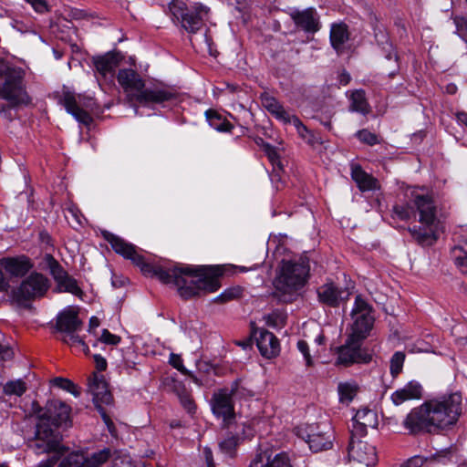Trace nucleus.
Returning <instances> with one entry per match:
<instances>
[{"label": "nucleus", "instance_id": "nucleus-1", "mask_svg": "<svg viewBox=\"0 0 467 467\" xmlns=\"http://www.w3.org/2000/svg\"><path fill=\"white\" fill-rule=\"evenodd\" d=\"M104 236L117 254L130 259L140 268L144 275L154 276L162 284L174 285L179 295L184 299L213 293L221 286L218 279L223 275L221 266L177 265L171 268H164L145 262L144 257L138 254L136 247L124 239L109 233Z\"/></svg>", "mask_w": 467, "mask_h": 467}, {"label": "nucleus", "instance_id": "nucleus-2", "mask_svg": "<svg viewBox=\"0 0 467 467\" xmlns=\"http://www.w3.org/2000/svg\"><path fill=\"white\" fill-rule=\"evenodd\" d=\"M462 415V395L459 392L425 400L410 410L402 425L410 435L438 433L451 429Z\"/></svg>", "mask_w": 467, "mask_h": 467}, {"label": "nucleus", "instance_id": "nucleus-3", "mask_svg": "<svg viewBox=\"0 0 467 467\" xmlns=\"http://www.w3.org/2000/svg\"><path fill=\"white\" fill-rule=\"evenodd\" d=\"M308 273L309 265L306 258L283 259L273 281L274 297L283 303L293 302L298 290L306 284Z\"/></svg>", "mask_w": 467, "mask_h": 467}, {"label": "nucleus", "instance_id": "nucleus-4", "mask_svg": "<svg viewBox=\"0 0 467 467\" xmlns=\"http://www.w3.org/2000/svg\"><path fill=\"white\" fill-rule=\"evenodd\" d=\"M117 79L126 92L130 102L150 106L170 101L176 96L174 90L167 87L154 85L146 88L142 78L130 68L120 69Z\"/></svg>", "mask_w": 467, "mask_h": 467}, {"label": "nucleus", "instance_id": "nucleus-5", "mask_svg": "<svg viewBox=\"0 0 467 467\" xmlns=\"http://www.w3.org/2000/svg\"><path fill=\"white\" fill-rule=\"evenodd\" d=\"M413 208L419 214L420 225L409 229L413 239L421 245H431L437 240L439 219L437 205L430 194L412 195Z\"/></svg>", "mask_w": 467, "mask_h": 467}, {"label": "nucleus", "instance_id": "nucleus-6", "mask_svg": "<svg viewBox=\"0 0 467 467\" xmlns=\"http://www.w3.org/2000/svg\"><path fill=\"white\" fill-rule=\"evenodd\" d=\"M25 76L26 71L22 67L0 58V99L8 101L11 107L31 102Z\"/></svg>", "mask_w": 467, "mask_h": 467}, {"label": "nucleus", "instance_id": "nucleus-7", "mask_svg": "<svg viewBox=\"0 0 467 467\" xmlns=\"http://www.w3.org/2000/svg\"><path fill=\"white\" fill-rule=\"evenodd\" d=\"M30 415L37 419L33 448L36 453L57 451L61 453L64 446L61 444V435L51 428L48 403L42 408L37 401L31 403Z\"/></svg>", "mask_w": 467, "mask_h": 467}, {"label": "nucleus", "instance_id": "nucleus-8", "mask_svg": "<svg viewBox=\"0 0 467 467\" xmlns=\"http://www.w3.org/2000/svg\"><path fill=\"white\" fill-rule=\"evenodd\" d=\"M81 327L82 322L78 312L72 308L64 309L57 317L56 329L62 335L60 340L70 347H78L86 355H88V346L78 335Z\"/></svg>", "mask_w": 467, "mask_h": 467}, {"label": "nucleus", "instance_id": "nucleus-9", "mask_svg": "<svg viewBox=\"0 0 467 467\" xmlns=\"http://www.w3.org/2000/svg\"><path fill=\"white\" fill-rule=\"evenodd\" d=\"M169 8L173 19L177 20L187 32L192 34L202 27L209 13V8L201 4L188 7L184 2L179 0H172Z\"/></svg>", "mask_w": 467, "mask_h": 467}, {"label": "nucleus", "instance_id": "nucleus-10", "mask_svg": "<svg viewBox=\"0 0 467 467\" xmlns=\"http://www.w3.org/2000/svg\"><path fill=\"white\" fill-rule=\"evenodd\" d=\"M114 453L115 451L108 447L93 452L84 451H72L64 457L57 466L56 464L55 467H101Z\"/></svg>", "mask_w": 467, "mask_h": 467}, {"label": "nucleus", "instance_id": "nucleus-11", "mask_svg": "<svg viewBox=\"0 0 467 467\" xmlns=\"http://www.w3.org/2000/svg\"><path fill=\"white\" fill-rule=\"evenodd\" d=\"M48 287L49 282L45 275L32 273L13 291V298L18 304H24L43 296Z\"/></svg>", "mask_w": 467, "mask_h": 467}, {"label": "nucleus", "instance_id": "nucleus-12", "mask_svg": "<svg viewBox=\"0 0 467 467\" xmlns=\"http://www.w3.org/2000/svg\"><path fill=\"white\" fill-rule=\"evenodd\" d=\"M371 311L372 308L368 302L361 296H357L351 311L353 324L350 336L362 341L368 337L374 322Z\"/></svg>", "mask_w": 467, "mask_h": 467}, {"label": "nucleus", "instance_id": "nucleus-13", "mask_svg": "<svg viewBox=\"0 0 467 467\" xmlns=\"http://www.w3.org/2000/svg\"><path fill=\"white\" fill-rule=\"evenodd\" d=\"M362 340L348 336L346 343L337 348V358L336 365L348 367L353 364H367L372 359V355L361 348Z\"/></svg>", "mask_w": 467, "mask_h": 467}, {"label": "nucleus", "instance_id": "nucleus-14", "mask_svg": "<svg viewBox=\"0 0 467 467\" xmlns=\"http://www.w3.org/2000/svg\"><path fill=\"white\" fill-rule=\"evenodd\" d=\"M45 260L51 275L57 283V290L59 292L70 293L82 298L84 292L78 285V281L69 275L51 254H47Z\"/></svg>", "mask_w": 467, "mask_h": 467}, {"label": "nucleus", "instance_id": "nucleus-15", "mask_svg": "<svg viewBox=\"0 0 467 467\" xmlns=\"http://www.w3.org/2000/svg\"><path fill=\"white\" fill-rule=\"evenodd\" d=\"M62 103L67 113L72 115L77 121L85 126H89L92 123L93 119L88 110H93L95 105L93 99L89 98L82 100L78 97V99L74 94L66 92L63 95Z\"/></svg>", "mask_w": 467, "mask_h": 467}, {"label": "nucleus", "instance_id": "nucleus-16", "mask_svg": "<svg viewBox=\"0 0 467 467\" xmlns=\"http://www.w3.org/2000/svg\"><path fill=\"white\" fill-rule=\"evenodd\" d=\"M228 388L219 389L213 395L212 410L213 414L222 418L225 424H229L234 419V405Z\"/></svg>", "mask_w": 467, "mask_h": 467}, {"label": "nucleus", "instance_id": "nucleus-17", "mask_svg": "<svg viewBox=\"0 0 467 467\" xmlns=\"http://www.w3.org/2000/svg\"><path fill=\"white\" fill-rule=\"evenodd\" d=\"M356 438L358 437L351 434V440L348 445L349 457L367 467L374 466L377 462L375 447L359 439L356 441Z\"/></svg>", "mask_w": 467, "mask_h": 467}, {"label": "nucleus", "instance_id": "nucleus-18", "mask_svg": "<svg viewBox=\"0 0 467 467\" xmlns=\"http://www.w3.org/2000/svg\"><path fill=\"white\" fill-rule=\"evenodd\" d=\"M352 420L351 434L358 438L364 437L368 428H376L379 422L377 413L368 408L358 410Z\"/></svg>", "mask_w": 467, "mask_h": 467}, {"label": "nucleus", "instance_id": "nucleus-19", "mask_svg": "<svg viewBox=\"0 0 467 467\" xmlns=\"http://www.w3.org/2000/svg\"><path fill=\"white\" fill-rule=\"evenodd\" d=\"M254 336L257 348L263 357L272 358L279 354V341L272 332L261 329L255 332Z\"/></svg>", "mask_w": 467, "mask_h": 467}, {"label": "nucleus", "instance_id": "nucleus-20", "mask_svg": "<svg viewBox=\"0 0 467 467\" xmlns=\"http://www.w3.org/2000/svg\"><path fill=\"white\" fill-rule=\"evenodd\" d=\"M88 388L92 395L93 402L99 410H101L102 405L111 403L112 395L108 389L107 382L102 376L99 377L94 374V378L89 382Z\"/></svg>", "mask_w": 467, "mask_h": 467}, {"label": "nucleus", "instance_id": "nucleus-21", "mask_svg": "<svg viewBox=\"0 0 467 467\" xmlns=\"http://www.w3.org/2000/svg\"><path fill=\"white\" fill-rule=\"evenodd\" d=\"M0 265L12 277H22L33 267L30 259L25 255L3 258Z\"/></svg>", "mask_w": 467, "mask_h": 467}, {"label": "nucleus", "instance_id": "nucleus-22", "mask_svg": "<svg viewBox=\"0 0 467 467\" xmlns=\"http://www.w3.org/2000/svg\"><path fill=\"white\" fill-rule=\"evenodd\" d=\"M51 428L67 426L70 421V407L60 400L48 401Z\"/></svg>", "mask_w": 467, "mask_h": 467}, {"label": "nucleus", "instance_id": "nucleus-23", "mask_svg": "<svg viewBox=\"0 0 467 467\" xmlns=\"http://www.w3.org/2000/svg\"><path fill=\"white\" fill-rule=\"evenodd\" d=\"M422 396V387L417 381H410L404 387L397 389L391 394V400L396 406H400L402 403L411 400H419Z\"/></svg>", "mask_w": 467, "mask_h": 467}, {"label": "nucleus", "instance_id": "nucleus-24", "mask_svg": "<svg viewBox=\"0 0 467 467\" xmlns=\"http://www.w3.org/2000/svg\"><path fill=\"white\" fill-rule=\"evenodd\" d=\"M317 424L299 426L296 429V435L308 444L313 452L321 451V434Z\"/></svg>", "mask_w": 467, "mask_h": 467}, {"label": "nucleus", "instance_id": "nucleus-25", "mask_svg": "<svg viewBox=\"0 0 467 467\" xmlns=\"http://www.w3.org/2000/svg\"><path fill=\"white\" fill-rule=\"evenodd\" d=\"M121 57L118 53L108 52L103 56L93 57V64L96 70L103 77L112 76L119 66Z\"/></svg>", "mask_w": 467, "mask_h": 467}, {"label": "nucleus", "instance_id": "nucleus-26", "mask_svg": "<svg viewBox=\"0 0 467 467\" xmlns=\"http://www.w3.org/2000/svg\"><path fill=\"white\" fill-rule=\"evenodd\" d=\"M262 105L283 124H290L292 119L296 118V115L285 110L274 97L268 95L262 96Z\"/></svg>", "mask_w": 467, "mask_h": 467}, {"label": "nucleus", "instance_id": "nucleus-27", "mask_svg": "<svg viewBox=\"0 0 467 467\" xmlns=\"http://www.w3.org/2000/svg\"><path fill=\"white\" fill-rule=\"evenodd\" d=\"M349 38L348 26L344 23L333 24L330 29V43L337 54L344 51L345 44Z\"/></svg>", "mask_w": 467, "mask_h": 467}, {"label": "nucleus", "instance_id": "nucleus-28", "mask_svg": "<svg viewBox=\"0 0 467 467\" xmlns=\"http://www.w3.org/2000/svg\"><path fill=\"white\" fill-rule=\"evenodd\" d=\"M351 177L360 191H373L378 186V181L362 170L359 165H354L351 169Z\"/></svg>", "mask_w": 467, "mask_h": 467}, {"label": "nucleus", "instance_id": "nucleus-29", "mask_svg": "<svg viewBox=\"0 0 467 467\" xmlns=\"http://www.w3.org/2000/svg\"><path fill=\"white\" fill-rule=\"evenodd\" d=\"M296 25L308 33H314L318 30L317 20L313 16L312 10H305L296 13L294 16Z\"/></svg>", "mask_w": 467, "mask_h": 467}, {"label": "nucleus", "instance_id": "nucleus-30", "mask_svg": "<svg viewBox=\"0 0 467 467\" xmlns=\"http://www.w3.org/2000/svg\"><path fill=\"white\" fill-rule=\"evenodd\" d=\"M290 124L296 128L298 136L310 147L315 148L319 144V138L306 126H305L296 116V118L292 119Z\"/></svg>", "mask_w": 467, "mask_h": 467}, {"label": "nucleus", "instance_id": "nucleus-31", "mask_svg": "<svg viewBox=\"0 0 467 467\" xmlns=\"http://www.w3.org/2000/svg\"><path fill=\"white\" fill-rule=\"evenodd\" d=\"M342 291L333 283L323 286V304L337 308L342 300Z\"/></svg>", "mask_w": 467, "mask_h": 467}, {"label": "nucleus", "instance_id": "nucleus-32", "mask_svg": "<svg viewBox=\"0 0 467 467\" xmlns=\"http://www.w3.org/2000/svg\"><path fill=\"white\" fill-rule=\"evenodd\" d=\"M451 253L457 268L467 275V240L454 246Z\"/></svg>", "mask_w": 467, "mask_h": 467}, {"label": "nucleus", "instance_id": "nucleus-33", "mask_svg": "<svg viewBox=\"0 0 467 467\" xmlns=\"http://www.w3.org/2000/svg\"><path fill=\"white\" fill-rule=\"evenodd\" d=\"M205 117L209 125L218 131L229 132L233 129V125L215 110H206Z\"/></svg>", "mask_w": 467, "mask_h": 467}, {"label": "nucleus", "instance_id": "nucleus-34", "mask_svg": "<svg viewBox=\"0 0 467 467\" xmlns=\"http://www.w3.org/2000/svg\"><path fill=\"white\" fill-rule=\"evenodd\" d=\"M228 391L232 398L236 400H247L254 396V390L242 379L232 382Z\"/></svg>", "mask_w": 467, "mask_h": 467}, {"label": "nucleus", "instance_id": "nucleus-35", "mask_svg": "<svg viewBox=\"0 0 467 467\" xmlns=\"http://www.w3.org/2000/svg\"><path fill=\"white\" fill-rule=\"evenodd\" d=\"M349 109L363 115L368 113L369 107L363 90L358 89L351 93Z\"/></svg>", "mask_w": 467, "mask_h": 467}, {"label": "nucleus", "instance_id": "nucleus-36", "mask_svg": "<svg viewBox=\"0 0 467 467\" xmlns=\"http://www.w3.org/2000/svg\"><path fill=\"white\" fill-rule=\"evenodd\" d=\"M339 400L341 402H350L359 390L355 381L341 382L337 386Z\"/></svg>", "mask_w": 467, "mask_h": 467}, {"label": "nucleus", "instance_id": "nucleus-37", "mask_svg": "<svg viewBox=\"0 0 467 467\" xmlns=\"http://www.w3.org/2000/svg\"><path fill=\"white\" fill-rule=\"evenodd\" d=\"M331 451H340V445L337 441L335 428L329 421L327 431L323 432V452Z\"/></svg>", "mask_w": 467, "mask_h": 467}, {"label": "nucleus", "instance_id": "nucleus-38", "mask_svg": "<svg viewBox=\"0 0 467 467\" xmlns=\"http://www.w3.org/2000/svg\"><path fill=\"white\" fill-rule=\"evenodd\" d=\"M4 393L6 395L22 396L26 390V383L22 379L10 380L6 382L3 387Z\"/></svg>", "mask_w": 467, "mask_h": 467}, {"label": "nucleus", "instance_id": "nucleus-39", "mask_svg": "<svg viewBox=\"0 0 467 467\" xmlns=\"http://www.w3.org/2000/svg\"><path fill=\"white\" fill-rule=\"evenodd\" d=\"M51 383L53 386L67 390V392L73 394L75 397L79 395V391L77 389L76 385L67 379L57 377L51 380Z\"/></svg>", "mask_w": 467, "mask_h": 467}, {"label": "nucleus", "instance_id": "nucleus-40", "mask_svg": "<svg viewBox=\"0 0 467 467\" xmlns=\"http://www.w3.org/2000/svg\"><path fill=\"white\" fill-rule=\"evenodd\" d=\"M267 467H293L286 452L275 454L273 458L267 457Z\"/></svg>", "mask_w": 467, "mask_h": 467}, {"label": "nucleus", "instance_id": "nucleus-41", "mask_svg": "<svg viewBox=\"0 0 467 467\" xmlns=\"http://www.w3.org/2000/svg\"><path fill=\"white\" fill-rule=\"evenodd\" d=\"M285 316L284 313L275 310L272 313L264 317L265 324L271 327H281L285 325Z\"/></svg>", "mask_w": 467, "mask_h": 467}, {"label": "nucleus", "instance_id": "nucleus-42", "mask_svg": "<svg viewBox=\"0 0 467 467\" xmlns=\"http://www.w3.org/2000/svg\"><path fill=\"white\" fill-rule=\"evenodd\" d=\"M405 360V354L401 351H397L390 358V373L393 377H397L402 370L403 363Z\"/></svg>", "mask_w": 467, "mask_h": 467}, {"label": "nucleus", "instance_id": "nucleus-43", "mask_svg": "<svg viewBox=\"0 0 467 467\" xmlns=\"http://www.w3.org/2000/svg\"><path fill=\"white\" fill-rule=\"evenodd\" d=\"M180 401L183 408L189 412L192 413L195 410V404L191 395L185 390L184 388H182V391L176 389Z\"/></svg>", "mask_w": 467, "mask_h": 467}, {"label": "nucleus", "instance_id": "nucleus-44", "mask_svg": "<svg viewBox=\"0 0 467 467\" xmlns=\"http://www.w3.org/2000/svg\"><path fill=\"white\" fill-rule=\"evenodd\" d=\"M392 211L395 216L400 220H409L414 214L413 206L409 205H395Z\"/></svg>", "mask_w": 467, "mask_h": 467}, {"label": "nucleus", "instance_id": "nucleus-45", "mask_svg": "<svg viewBox=\"0 0 467 467\" xmlns=\"http://www.w3.org/2000/svg\"><path fill=\"white\" fill-rule=\"evenodd\" d=\"M453 23L456 26V32L465 42H467V17L455 16Z\"/></svg>", "mask_w": 467, "mask_h": 467}, {"label": "nucleus", "instance_id": "nucleus-46", "mask_svg": "<svg viewBox=\"0 0 467 467\" xmlns=\"http://www.w3.org/2000/svg\"><path fill=\"white\" fill-rule=\"evenodd\" d=\"M237 441L235 436H229L220 442V449L224 453L232 455L237 446Z\"/></svg>", "mask_w": 467, "mask_h": 467}, {"label": "nucleus", "instance_id": "nucleus-47", "mask_svg": "<svg viewBox=\"0 0 467 467\" xmlns=\"http://www.w3.org/2000/svg\"><path fill=\"white\" fill-rule=\"evenodd\" d=\"M239 288H229L214 298V302L225 303L239 296Z\"/></svg>", "mask_w": 467, "mask_h": 467}, {"label": "nucleus", "instance_id": "nucleus-48", "mask_svg": "<svg viewBox=\"0 0 467 467\" xmlns=\"http://www.w3.org/2000/svg\"><path fill=\"white\" fill-rule=\"evenodd\" d=\"M169 363L174 368H176L177 370H179L180 372H182V374L184 375H191V371L188 370L184 366H183V361H182V358H181L180 355L178 354H174V353H171L170 354V358H169Z\"/></svg>", "mask_w": 467, "mask_h": 467}, {"label": "nucleus", "instance_id": "nucleus-49", "mask_svg": "<svg viewBox=\"0 0 467 467\" xmlns=\"http://www.w3.org/2000/svg\"><path fill=\"white\" fill-rule=\"evenodd\" d=\"M120 337L110 333L108 329H103L100 337L99 338V341H100L101 343L111 346L118 345L120 342Z\"/></svg>", "mask_w": 467, "mask_h": 467}, {"label": "nucleus", "instance_id": "nucleus-50", "mask_svg": "<svg viewBox=\"0 0 467 467\" xmlns=\"http://www.w3.org/2000/svg\"><path fill=\"white\" fill-rule=\"evenodd\" d=\"M341 459L340 451H331L323 452V461L326 462L328 467L337 465Z\"/></svg>", "mask_w": 467, "mask_h": 467}, {"label": "nucleus", "instance_id": "nucleus-51", "mask_svg": "<svg viewBox=\"0 0 467 467\" xmlns=\"http://www.w3.org/2000/svg\"><path fill=\"white\" fill-rule=\"evenodd\" d=\"M357 136L360 141L367 143L370 146H373L379 142L377 136L367 130H359L357 133Z\"/></svg>", "mask_w": 467, "mask_h": 467}, {"label": "nucleus", "instance_id": "nucleus-52", "mask_svg": "<svg viewBox=\"0 0 467 467\" xmlns=\"http://www.w3.org/2000/svg\"><path fill=\"white\" fill-rule=\"evenodd\" d=\"M31 5V7L39 14H44L48 11V5L46 0H24Z\"/></svg>", "mask_w": 467, "mask_h": 467}, {"label": "nucleus", "instance_id": "nucleus-53", "mask_svg": "<svg viewBox=\"0 0 467 467\" xmlns=\"http://www.w3.org/2000/svg\"><path fill=\"white\" fill-rule=\"evenodd\" d=\"M297 348L303 354L306 366H308V367L312 366L313 361H312V358L309 353V347H308L307 343L304 340H299L297 342Z\"/></svg>", "mask_w": 467, "mask_h": 467}, {"label": "nucleus", "instance_id": "nucleus-54", "mask_svg": "<svg viewBox=\"0 0 467 467\" xmlns=\"http://www.w3.org/2000/svg\"><path fill=\"white\" fill-rule=\"evenodd\" d=\"M267 452L258 453L251 462L249 467H267Z\"/></svg>", "mask_w": 467, "mask_h": 467}, {"label": "nucleus", "instance_id": "nucleus-55", "mask_svg": "<svg viewBox=\"0 0 467 467\" xmlns=\"http://www.w3.org/2000/svg\"><path fill=\"white\" fill-rule=\"evenodd\" d=\"M426 460L421 456H414L409 459L401 467H422Z\"/></svg>", "mask_w": 467, "mask_h": 467}, {"label": "nucleus", "instance_id": "nucleus-56", "mask_svg": "<svg viewBox=\"0 0 467 467\" xmlns=\"http://www.w3.org/2000/svg\"><path fill=\"white\" fill-rule=\"evenodd\" d=\"M265 150L270 161L274 165L277 164L278 166H280L279 161H278V154H277L275 149L273 146H271L270 144H266L265 146Z\"/></svg>", "mask_w": 467, "mask_h": 467}, {"label": "nucleus", "instance_id": "nucleus-57", "mask_svg": "<svg viewBox=\"0 0 467 467\" xmlns=\"http://www.w3.org/2000/svg\"><path fill=\"white\" fill-rule=\"evenodd\" d=\"M96 368L99 371H104L107 368V360L99 354L93 356Z\"/></svg>", "mask_w": 467, "mask_h": 467}, {"label": "nucleus", "instance_id": "nucleus-58", "mask_svg": "<svg viewBox=\"0 0 467 467\" xmlns=\"http://www.w3.org/2000/svg\"><path fill=\"white\" fill-rule=\"evenodd\" d=\"M203 457L205 460L206 467H215L211 449L207 447L203 449Z\"/></svg>", "mask_w": 467, "mask_h": 467}, {"label": "nucleus", "instance_id": "nucleus-59", "mask_svg": "<svg viewBox=\"0 0 467 467\" xmlns=\"http://www.w3.org/2000/svg\"><path fill=\"white\" fill-rule=\"evenodd\" d=\"M9 287V283L5 277L4 274L0 271V292L6 291Z\"/></svg>", "mask_w": 467, "mask_h": 467}, {"label": "nucleus", "instance_id": "nucleus-60", "mask_svg": "<svg viewBox=\"0 0 467 467\" xmlns=\"http://www.w3.org/2000/svg\"><path fill=\"white\" fill-rule=\"evenodd\" d=\"M350 81V76L347 72H342V74L339 76V82L342 85H347Z\"/></svg>", "mask_w": 467, "mask_h": 467}, {"label": "nucleus", "instance_id": "nucleus-61", "mask_svg": "<svg viewBox=\"0 0 467 467\" xmlns=\"http://www.w3.org/2000/svg\"><path fill=\"white\" fill-rule=\"evenodd\" d=\"M99 326V319L97 317H92L89 319V331L97 328Z\"/></svg>", "mask_w": 467, "mask_h": 467}, {"label": "nucleus", "instance_id": "nucleus-62", "mask_svg": "<svg viewBox=\"0 0 467 467\" xmlns=\"http://www.w3.org/2000/svg\"><path fill=\"white\" fill-rule=\"evenodd\" d=\"M457 119L467 127V113L460 112L457 114Z\"/></svg>", "mask_w": 467, "mask_h": 467}, {"label": "nucleus", "instance_id": "nucleus-63", "mask_svg": "<svg viewBox=\"0 0 467 467\" xmlns=\"http://www.w3.org/2000/svg\"><path fill=\"white\" fill-rule=\"evenodd\" d=\"M188 377H190L192 379V380L193 381V383H195L196 385L198 386H202V382L200 379H198L196 376H194L192 372H191V375H187Z\"/></svg>", "mask_w": 467, "mask_h": 467}, {"label": "nucleus", "instance_id": "nucleus-64", "mask_svg": "<svg viewBox=\"0 0 467 467\" xmlns=\"http://www.w3.org/2000/svg\"><path fill=\"white\" fill-rule=\"evenodd\" d=\"M102 417L105 423L109 427V424H112L109 418L104 412H102Z\"/></svg>", "mask_w": 467, "mask_h": 467}]
</instances>
